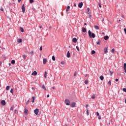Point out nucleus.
Returning a JSON list of instances; mask_svg holds the SVG:
<instances>
[{"instance_id": "nucleus-46", "label": "nucleus", "mask_w": 126, "mask_h": 126, "mask_svg": "<svg viewBox=\"0 0 126 126\" xmlns=\"http://www.w3.org/2000/svg\"><path fill=\"white\" fill-rule=\"evenodd\" d=\"M61 64H64V62L62 61V62H61Z\"/></svg>"}, {"instance_id": "nucleus-57", "label": "nucleus", "mask_w": 126, "mask_h": 126, "mask_svg": "<svg viewBox=\"0 0 126 126\" xmlns=\"http://www.w3.org/2000/svg\"><path fill=\"white\" fill-rule=\"evenodd\" d=\"M52 89L55 90V89H56V88H55V87H52Z\"/></svg>"}, {"instance_id": "nucleus-40", "label": "nucleus", "mask_w": 126, "mask_h": 126, "mask_svg": "<svg viewBox=\"0 0 126 126\" xmlns=\"http://www.w3.org/2000/svg\"><path fill=\"white\" fill-rule=\"evenodd\" d=\"M96 115L97 117H100V114H99V112H96Z\"/></svg>"}, {"instance_id": "nucleus-29", "label": "nucleus", "mask_w": 126, "mask_h": 126, "mask_svg": "<svg viewBox=\"0 0 126 126\" xmlns=\"http://www.w3.org/2000/svg\"><path fill=\"white\" fill-rule=\"evenodd\" d=\"M42 87L43 89H44L45 90H46V87H45L44 85H42Z\"/></svg>"}, {"instance_id": "nucleus-32", "label": "nucleus", "mask_w": 126, "mask_h": 126, "mask_svg": "<svg viewBox=\"0 0 126 126\" xmlns=\"http://www.w3.org/2000/svg\"><path fill=\"white\" fill-rule=\"evenodd\" d=\"M14 109V106H12L10 108V111H13Z\"/></svg>"}, {"instance_id": "nucleus-53", "label": "nucleus", "mask_w": 126, "mask_h": 126, "mask_svg": "<svg viewBox=\"0 0 126 126\" xmlns=\"http://www.w3.org/2000/svg\"><path fill=\"white\" fill-rule=\"evenodd\" d=\"M39 28H40V29H41V28H43V26H39Z\"/></svg>"}, {"instance_id": "nucleus-42", "label": "nucleus", "mask_w": 126, "mask_h": 126, "mask_svg": "<svg viewBox=\"0 0 126 126\" xmlns=\"http://www.w3.org/2000/svg\"><path fill=\"white\" fill-rule=\"evenodd\" d=\"M92 99H94L95 98V95H93L91 97Z\"/></svg>"}, {"instance_id": "nucleus-4", "label": "nucleus", "mask_w": 126, "mask_h": 126, "mask_svg": "<svg viewBox=\"0 0 126 126\" xmlns=\"http://www.w3.org/2000/svg\"><path fill=\"white\" fill-rule=\"evenodd\" d=\"M34 113L35 115H38V114H39V109H35L34 110Z\"/></svg>"}, {"instance_id": "nucleus-37", "label": "nucleus", "mask_w": 126, "mask_h": 126, "mask_svg": "<svg viewBox=\"0 0 126 126\" xmlns=\"http://www.w3.org/2000/svg\"><path fill=\"white\" fill-rule=\"evenodd\" d=\"M30 3H33L34 2V0H30Z\"/></svg>"}, {"instance_id": "nucleus-5", "label": "nucleus", "mask_w": 126, "mask_h": 126, "mask_svg": "<svg viewBox=\"0 0 126 126\" xmlns=\"http://www.w3.org/2000/svg\"><path fill=\"white\" fill-rule=\"evenodd\" d=\"M76 105V103L75 102H72L71 104H70V107L71 108H74V107H75Z\"/></svg>"}, {"instance_id": "nucleus-35", "label": "nucleus", "mask_w": 126, "mask_h": 126, "mask_svg": "<svg viewBox=\"0 0 126 126\" xmlns=\"http://www.w3.org/2000/svg\"><path fill=\"white\" fill-rule=\"evenodd\" d=\"M95 51H94V50H92V55H94V54H95Z\"/></svg>"}, {"instance_id": "nucleus-38", "label": "nucleus", "mask_w": 126, "mask_h": 126, "mask_svg": "<svg viewBox=\"0 0 126 126\" xmlns=\"http://www.w3.org/2000/svg\"><path fill=\"white\" fill-rule=\"evenodd\" d=\"M10 93H11L12 94H13V89H11L10 90Z\"/></svg>"}, {"instance_id": "nucleus-45", "label": "nucleus", "mask_w": 126, "mask_h": 126, "mask_svg": "<svg viewBox=\"0 0 126 126\" xmlns=\"http://www.w3.org/2000/svg\"><path fill=\"white\" fill-rule=\"evenodd\" d=\"M123 91L124 92H126V88H123Z\"/></svg>"}, {"instance_id": "nucleus-36", "label": "nucleus", "mask_w": 126, "mask_h": 126, "mask_svg": "<svg viewBox=\"0 0 126 126\" xmlns=\"http://www.w3.org/2000/svg\"><path fill=\"white\" fill-rule=\"evenodd\" d=\"M111 53H115V49H112V50H111Z\"/></svg>"}, {"instance_id": "nucleus-22", "label": "nucleus", "mask_w": 126, "mask_h": 126, "mask_svg": "<svg viewBox=\"0 0 126 126\" xmlns=\"http://www.w3.org/2000/svg\"><path fill=\"white\" fill-rule=\"evenodd\" d=\"M27 113H28V110L26 108H25L24 114H26Z\"/></svg>"}, {"instance_id": "nucleus-61", "label": "nucleus", "mask_w": 126, "mask_h": 126, "mask_svg": "<svg viewBox=\"0 0 126 126\" xmlns=\"http://www.w3.org/2000/svg\"><path fill=\"white\" fill-rule=\"evenodd\" d=\"M102 35H105V33H104V32H102Z\"/></svg>"}, {"instance_id": "nucleus-2", "label": "nucleus", "mask_w": 126, "mask_h": 126, "mask_svg": "<svg viewBox=\"0 0 126 126\" xmlns=\"http://www.w3.org/2000/svg\"><path fill=\"white\" fill-rule=\"evenodd\" d=\"M64 103L67 106H69V105H70V101H69L68 99H66L65 100Z\"/></svg>"}, {"instance_id": "nucleus-21", "label": "nucleus", "mask_w": 126, "mask_h": 126, "mask_svg": "<svg viewBox=\"0 0 126 126\" xmlns=\"http://www.w3.org/2000/svg\"><path fill=\"white\" fill-rule=\"evenodd\" d=\"M87 10H88V11L87 12V14H89L90 15V12H89V11H90V8H88Z\"/></svg>"}, {"instance_id": "nucleus-6", "label": "nucleus", "mask_w": 126, "mask_h": 126, "mask_svg": "<svg viewBox=\"0 0 126 126\" xmlns=\"http://www.w3.org/2000/svg\"><path fill=\"white\" fill-rule=\"evenodd\" d=\"M83 5V3L82 2H80L78 4V7H79V8H81V7H82Z\"/></svg>"}, {"instance_id": "nucleus-24", "label": "nucleus", "mask_w": 126, "mask_h": 126, "mask_svg": "<svg viewBox=\"0 0 126 126\" xmlns=\"http://www.w3.org/2000/svg\"><path fill=\"white\" fill-rule=\"evenodd\" d=\"M11 63L12 64H14V63H15V60H12Z\"/></svg>"}, {"instance_id": "nucleus-55", "label": "nucleus", "mask_w": 126, "mask_h": 126, "mask_svg": "<svg viewBox=\"0 0 126 126\" xmlns=\"http://www.w3.org/2000/svg\"><path fill=\"white\" fill-rule=\"evenodd\" d=\"M122 17L123 18H125V16H124V15H122Z\"/></svg>"}, {"instance_id": "nucleus-13", "label": "nucleus", "mask_w": 126, "mask_h": 126, "mask_svg": "<svg viewBox=\"0 0 126 126\" xmlns=\"http://www.w3.org/2000/svg\"><path fill=\"white\" fill-rule=\"evenodd\" d=\"M67 58H70V53L69 51H67Z\"/></svg>"}, {"instance_id": "nucleus-23", "label": "nucleus", "mask_w": 126, "mask_h": 126, "mask_svg": "<svg viewBox=\"0 0 126 126\" xmlns=\"http://www.w3.org/2000/svg\"><path fill=\"white\" fill-rule=\"evenodd\" d=\"M23 58L24 60H26V58H27V56L24 55H23Z\"/></svg>"}, {"instance_id": "nucleus-15", "label": "nucleus", "mask_w": 126, "mask_h": 126, "mask_svg": "<svg viewBox=\"0 0 126 126\" xmlns=\"http://www.w3.org/2000/svg\"><path fill=\"white\" fill-rule=\"evenodd\" d=\"M99 79H100V80H101V81H103L104 80V76H100L99 77Z\"/></svg>"}, {"instance_id": "nucleus-1", "label": "nucleus", "mask_w": 126, "mask_h": 126, "mask_svg": "<svg viewBox=\"0 0 126 126\" xmlns=\"http://www.w3.org/2000/svg\"><path fill=\"white\" fill-rule=\"evenodd\" d=\"M88 33H89V36H90V38H95V37H96V35H95L94 33H93L92 34L91 31L90 30L88 31Z\"/></svg>"}, {"instance_id": "nucleus-52", "label": "nucleus", "mask_w": 126, "mask_h": 126, "mask_svg": "<svg viewBox=\"0 0 126 126\" xmlns=\"http://www.w3.org/2000/svg\"><path fill=\"white\" fill-rule=\"evenodd\" d=\"M115 81H116V82H118V81H119V79H116Z\"/></svg>"}, {"instance_id": "nucleus-26", "label": "nucleus", "mask_w": 126, "mask_h": 126, "mask_svg": "<svg viewBox=\"0 0 126 126\" xmlns=\"http://www.w3.org/2000/svg\"><path fill=\"white\" fill-rule=\"evenodd\" d=\"M52 61H56V58H55V56H53L52 57Z\"/></svg>"}, {"instance_id": "nucleus-7", "label": "nucleus", "mask_w": 126, "mask_h": 126, "mask_svg": "<svg viewBox=\"0 0 126 126\" xmlns=\"http://www.w3.org/2000/svg\"><path fill=\"white\" fill-rule=\"evenodd\" d=\"M1 104L3 106H5V104H6V103L5 102V100H1Z\"/></svg>"}, {"instance_id": "nucleus-47", "label": "nucleus", "mask_w": 126, "mask_h": 126, "mask_svg": "<svg viewBox=\"0 0 126 126\" xmlns=\"http://www.w3.org/2000/svg\"><path fill=\"white\" fill-rule=\"evenodd\" d=\"M30 102V100L29 99V100L27 101V105H28V104H29Z\"/></svg>"}, {"instance_id": "nucleus-51", "label": "nucleus", "mask_w": 126, "mask_h": 126, "mask_svg": "<svg viewBox=\"0 0 126 126\" xmlns=\"http://www.w3.org/2000/svg\"><path fill=\"white\" fill-rule=\"evenodd\" d=\"M124 32H125V34H126V28L124 29Z\"/></svg>"}, {"instance_id": "nucleus-50", "label": "nucleus", "mask_w": 126, "mask_h": 126, "mask_svg": "<svg viewBox=\"0 0 126 126\" xmlns=\"http://www.w3.org/2000/svg\"><path fill=\"white\" fill-rule=\"evenodd\" d=\"M74 76H76V72H75L74 73Z\"/></svg>"}, {"instance_id": "nucleus-8", "label": "nucleus", "mask_w": 126, "mask_h": 126, "mask_svg": "<svg viewBox=\"0 0 126 126\" xmlns=\"http://www.w3.org/2000/svg\"><path fill=\"white\" fill-rule=\"evenodd\" d=\"M104 54H106L107 53H108V47L105 48L104 49Z\"/></svg>"}, {"instance_id": "nucleus-41", "label": "nucleus", "mask_w": 126, "mask_h": 126, "mask_svg": "<svg viewBox=\"0 0 126 126\" xmlns=\"http://www.w3.org/2000/svg\"><path fill=\"white\" fill-rule=\"evenodd\" d=\"M40 51H42V50H43V46H40V48H39Z\"/></svg>"}, {"instance_id": "nucleus-34", "label": "nucleus", "mask_w": 126, "mask_h": 126, "mask_svg": "<svg viewBox=\"0 0 126 126\" xmlns=\"http://www.w3.org/2000/svg\"><path fill=\"white\" fill-rule=\"evenodd\" d=\"M86 113H87V115L88 116H89V110L88 109H87Z\"/></svg>"}, {"instance_id": "nucleus-12", "label": "nucleus", "mask_w": 126, "mask_h": 126, "mask_svg": "<svg viewBox=\"0 0 126 126\" xmlns=\"http://www.w3.org/2000/svg\"><path fill=\"white\" fill-rule=\"evenodd\" d=\"M72 41L73 42V43H76V42H77V39H76V38H73L72 39Z\"/></svg>"}, {"instance_id": "nucleus-54", "label": "nucleus", "mask_w": 126, "mask_h": 126, "mask_svg": "<svg viewBox=\"0 0 126 126\" xmlns=\"http://www.w3.org/2000/svg\"><path fill=\"white\" fill-rule=\"evenodd\" d=\"M87 109L88 108V107H89V105H88V104H87L86 106Z\"/></svg>"}, {"instance_id": "nucleus-11", "label": "nucleus", "mask_w": 126, "mask_h": 126, "mask_svg": "<svg viewBox=\"0 0 126 126\" xmlns=\"http://www.w3.org/2000/svg\"><path fill=\"white\" fill-rule=\"evenodd\" d=\"M124 69L125 70V72L126 73V63H124Z\"/></svg>"}, {"instance_id": "nucleus-43", "label": "nucleus", "mask_w": 126, "mask_h": 126, "mask_svg": "<svg viewBox=\"0 0 126 126\" xmlns=\"http://www.w3.org/2000/svg\"><path fill=\"white\" fill-rule=\"evenodd\" d=\"M76 48L77 51H78V52H79V47L78 46H76Z\"/></svg>"}, {"instance_id": "nucleus-39", "label": "nucleus", "mask_w": 126, "mask_h": 126, "mask_svg": "<svg viewBox=\"0 0 126 126\" xmlns=\"http://www.w3.org/2000/svg\"><path fill=\"white\" fill-rule=\"evenodd\" d=\"M100 40H98V41L96 42L97 45H100Z\"/></svg>"}, {"instance_id": "nucleus-3", "label": "nucleus", "mask_w": 126, "mask_h": 126, "mask_svg": "<svg viewBox=\"0 0 126 126\" xmlns=\"http://www.w3.org/2000/svg\"><path fill=\"white\" fill-rule=\"evenodd\" d=\"M22 10L23 13L25 12L26 9H25V6L24 5V4H23L22 6Z\"/></svg>"}, {"instance_id": "nucleus-14", "label": "nucleus", "mask_w": 126, "mask_h": 126, "mask_svg": "<svg viewBox=\"0 0 126 126\" xmlns=\"http://www.w3.org/2000/svg\"><path fill=\"white\" fill-rule=\"evenodd\" d=\"M82 30L83 33H85V32H86V29L84 27L82 28Z\"/></svg>"}, {"instance_id": "nucleus-31", "label": "nucleus", "mask_w": 126, "mask_h": 126, "mask_svg": "<svg viewBox=\"0 0 126 126\" xmlns=\"http://www.w3.org/2000/svg\"><path fill=\"white\" fill-rule=\"evenodd\" d=\"M32 102L34 103V101H35V98L34 97V96L32 97Z\"/></svg>"}, {"instance_id": "nucleus-63", "label": "nucleus", "mask_w": 126, "mask_h": 126, "mask_svg": "<svg viewBox=\"0 0 126 126\" xmlns=\"http://www.w3.org/2000/svg\"><path fill=\"white\" fill-rule=\"evenodd\" d=\"M65 126H67V124H65Z\"/></svg>"}, {"instance_id": "nucleus-16", "label": "nucleus", "mask_w": 126, "mask_h": 126, "mask_svg": "<svg viewBox=\"0 0 126 126\" xmlns=\"http://www.w3.org/2000/svg\"><path fill=\"white\" fill-rule=\"evenodd\" d=\"M104 39L105 40V41H107L109 39V36L108 35L105 36L104 37Z\"/></svg>"}, {"instance_id": "nucleus-48", "label": "nucleus", "mask_w": 126, "mask_h": 126, "mask_svg": "<svg viewBox=\"0 0 126 126\" xmlns=\"http://www.w3.org/2000/svg\"><path fill=\"white\" fill-rule=\"evenodd\" d=\"M0 10L1 11H3V8H2V7H1Z\"/></svg>"}, {"instance_id": "nucleus-19", "label": "nucleus", "mask_w": 126, "mask_h": 126, "mask_svg": "<svg viewBox=\"0 0 126 126\" xmlns=\"http://www.w3.org/2000/svg\"><path fill=\"white\" fill-rule=\"evenodd\" d=\"M94 27L95 29H96V30H99V26H98L95 25L94 26Z\"/></svg>"}, {"instance_id": "nucleus-49", "label": "nucleus", "mask_w": 126, "mask_h": 126, "mask_svg": "<svg viewBox=\"0 0 126 126\" xmlns=\"http://www.w3.org/2000/svg\"><path fill=\"white\" fill-rule=\"evenodd\" d=\"M98 6L99 7H100V8L102 7V6H101V4L100 3L98 4Z\"/></svg>"}, {"instance_id": "nucleus-27", "label": "nucleus", "mask_w": 126, "mask_h": 126, "mask_svg": "<svg viewBox=\"0 0 126 126\" xmlns=\"http://www.w3.org/2000/svg\"><path fill=\"white\" fill-rule=\"evenodd\" d=\"M9 88H10V87H9V86H7L6 87V90H7V91L9 90Z\"/></svg>"}, {"instance_id": "nucleus-58", "label": "nucleus", "mask_w": 126, "mask_h": 126, "mask_svg": "<svg viewBox=\"0 0 126 126\" xmlns=\"http://www.w3.org/2000/svg\"><path fill=\"white\" fill-rule=\"evenodd\" d=\"M47 98H49V97H50V95H49V94H48V95H47Z\"/></svg>"}, {"instance_id": "nucleus-30", "label": "nucleus", "mask_w": 126, "mask_h": 126, "mask_svg": "<svg viewBox=\"0 0 126 126\" xmlns=\"http://www.w3.org/2000/svg\"><path fill=\"white\" fill-rule=\"evenodd\" d=\"M108 85H109V86H111V80H110L109 81H108Z\"/></svg>"}, {"instance_id": "nucleus-17", "label": "nucleus", "mask_w": 126, "mask_h": 126, "mask_svg": "<svg viewBox=\"0 0 126 126\" xmlns=\"http://www.w3.org/2000/svg\"><path fill=\"white\" fill-rule=\"evenodd\" d=\"M109 73L110 76H112V75H113V74L114 73V72L112 71L111 70L109 69Z\"/></svg>"}, {"instance_id": "nucleus-33", "label": "nucleus", "mask_w": 126, "mask_h": 126, "mask_svg": "<svg viewBox=\"0 0 126 126\" xmlns=\"http://www.w3.org/2000/svg\"><path fill=\"white\" fill-rule=\"evenodd\" d=\"M85 84H88V80H86L85 81Z\"/></svg>"}, {"instance_id": "nucleus-44", "label": "nucleus", "mask_w": 126, "mask_h": 126, "mask_svg": "<svg viewBox=\"0 0 126 126\" xmlns=\"http://www.w3.org/2000/svg\"><path fill=\"white\" fill-rule=\"evenodd\" d=\"M30 54H31V55H32V56H33V54H34V52L32 51L30 52Z\"/></svg>"}, {"instance_id": "nucleus-56", "label": "nucleus", "mask_w": 126, "mask_h": 126, "mask_svg": "<svg viewBox=\"0 0 126 126\" xmlns=\"http://www.w3.org/2000/svg\"><path fill=\"white\" fill-rule=\"evenodd\" d=\"M98 120H101V116H98Z\"/></svg>"}, {"instance_id": "nucleus-25", "label": "nucleus", "mask_w": 126, "mask_h": 126, "mask_svg": "<svg viewBox=\"0 0 126 126\" xmlns=\"http://www.w3.org/2000/svg\"><path fill=\"white\" fill-rule=\"evenodd\" d=\"M20 31H21V32L23 33V32H24V29H23V28H20Z\"/></svg>"}, {"instance_id": "nucleus-20", "label": "nucleus", "mask_w": 126, "mask_h": 126, "mask_svg": "<svg viewBox=\"0 0 126 126\" xmlns=\"http://www.w3.org/2000/svg\"><path fill=\"white\" fill-rule=\"evenodd\" d=\"M70 8V7L69 6H68L67 7V8H66V12H67L68 11H69Z\"/></svg>"}, {"instance_id": "nucleus-64", "label": "nucleus", "mask_w": 126, "mask_h": 126, "mask_svg": "<svg viewBox=\"0 0 126 126\" xmlns=\"http://www.w3.org/2000/svg\"><path fill=\"white\" fill-rule=\"evenodd\" d=\"M125 103H126V99H125Z\"/></svg>"}, {"instance_id": "nucleus-62", "label": "nucleus", "mask_w": 126, "mask_h": 126, "mask_svg": "<svg viewBox=\"0 0 126 126\" xmlns=\"http://www.w3.org/2000/svg\"><path fill=\"white\" fill-rule=\"evenodd\" d=\"M16 111H17L16 110H14V112H15V113H16Z\"/></svg>"}, {"instance_id": "nucleus-18", "label": "nucleus", "mask_w": 126, "mask_h": 126, "mask_svg": "<svg viewBox=\"0 0 126 126\" xmlns=\"http://www.w3.org/2000/svg\"><path fill=\"white\" fill-rule=\"evenodd\" d=\"M17 41L18 42V43H22V39H18L17 40Z\"/></svg>"}, {"instance_id": "nucleus-10", "label": "nucleus", "mask_w": 126, "mask_h": 126, "mask_svg": "<svg viewBox=\"0 0 126 126\" xmlns=\"http://www.w3.org/2000/svg\"><path fill=\"white\" fill-rule=\"evenodd\" d=\"M37 72L36 71H34L32 73V75H34V76H36L37 75Z\"/></svg>"}, {"instance_id": "nucleus-59", "label": "nucleus", "mask_w": 126, "mask_h": 126, "mask_svg": "<svg viewBox=\"0 0 126 126\" xmlns=\"http://www.w3.org/2000/svg\"><path fill=\"white\" fill-rule=\"evenodd\" d=\"M18 2H20L21 1V0H18Z\"/></svg>"}, {"instance_id": "nucleus-28", "label": "nucleus", "mask_w": 126, "mask_h": 126, "mask_svg": "<svg viewBox=\"0 0 126 126\" xmlns=\"http://www.w3.org/2000/svg\"><path fill=\"white\" fill-rule=\"evenodd\" d=\"M44 77H45V78H47V71L45 72Z\"/></svg>"}, {"instance_id": "nucleus-60", "label": "nucleus", "mask_w": 126, "mask_h": 126, "mask_svg": "<svg viewBox=\"0 0 126 126\" xmlns=\"http://www.w3.org/2000/svg\"><path fill=\"white\" fill-rule=\"evenodd\" d=\"M1 63H2L1 62H0V65H1Z\"/></svg>"}, {"instance_id": "nucleus-9", "label": "nucleus", "mask_w": 126, "mask_h": 126, "mask_svg": "<svg viewBox=\"0 0 126 126\" xmlns=\"http://www.w3.org/2000/svg\"><path fill=\"white\" fill-rule=\"evenodd\" d=\"M43 64H46V63H47V59H43Z\"/></svg>"}]
</instances>
